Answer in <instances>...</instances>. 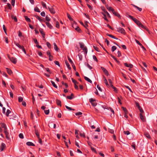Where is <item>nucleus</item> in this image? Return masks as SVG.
<instances>
[{"mask_svg": "<svg viewBox=\"0 0 157 157\" xmlns=\"http://www.w3.org/2000/svg\"><path fill=\"white\" fill-rule=\"evenodd\" d=\"M128 17L129 18L132 19L140 27L144 29L147 31L149 34L150 33L149 29L146 27L144 26L141 23L140 21L130 15H129Z\"/></svg>", "mask_w": 157, "mask_h": 157, "instance_id": "1", "label": "nucleus"}, {"mask_svg": "<svg viewBox=\"0 0 157 157\" xmlns=\"http://www.w3.org/2000/svg\"><path fill=\"white\" fill-rule=\"evenodd\" d=\"M14 43L19 48L21 49L25 54H26V51L23 46H21L18 43H17L16 42H14Z\"/></svg>", "mask_w": 157, "mask_h": 157, "instance_id": "2", "label": "nucleus"}, {"mask_svg": "<svg viewBox=\"0 0 157 157\" xmlns=\"http://www.w3.org/2000/svg\"><path fill=\"white\" fill-rule=\"evenodd\" d=\"M117 31L119 33H121L124 34L125 35L126 34V33L125 32V30L123 28H121V27H119L118 28H117Z\"/></svg>", "mask_w": 157, "mask_h": 157, "instance_id": "3", "label": "nucleus"}, {"mask_svg": "<svg viewBox=\"0 0 157 157\" xmlns=\"http://www.w3.org/2000/svg\"><path fill=\"white\" fill-rule=\"evenodd\" d=\"M72 27L73 28L75 29L77 32L79 33L81 32V30L80 28L77 25V24H75L73 25Z\"/></svg>", "mask_w": 157, "mask_h": 157, "instance_id": "4", "label": "nucleus"}, {"mask_svg": "<svg viewBox=\"0 0 157 157\" xmlns=\"http://www.w3.org/2000/svg\"><path fill=\"white\" fill-rule=\"evenodd\" d=\"M95 99H93L92 98H91L89 99V102L91 103V105L94 106H96L97 103L96 102H95Z\"/></svg>", "mask_w": 157, "mask_h": 157, "instance_id": "5", "label": "nucleus"}, {"mask_svg": "<svg viewBox=\"0 0 157 157\" xmlns=\"http://www.w3.org/2000/svg\"><path fill=\"white\" fill-rule=\"evenodd\" d=\"M9 59L10 61L13 63L14 64H16L17 63V60L14 57H10L9 56H8Z\"/></svg>", "mask_w": 157, "mask_h": 157, "instance_id": "6", "label": "nucleus"}, {"mask_svg": "<svg viewBox=\"0 0 157 157\" xmlns=\"http://www.w3.org/2000/svg\"><path fill=\"white\" fill-rule=\"evenodd\" d=\"M113 12L112 13H113V14L118 17L119 18H121V16L120 15V14L117 12H116L114 10H112Z\"/></svg>", "mask_w": 157, "mask_h": 157, "instance_id": "7", "label": "nucleus"}, {"mask_svg": "<svg viewBox=\"0 0 157 157\" xmlns=\"http://www.w3.org/2000/svg\"><path fill=\"white\" fill-rule=\"evenodd\" d=\"M6 144L3 143H2L1 145L0 146V150L1 151H3L4 150V149L6 148Z\"/></svg>", "mask_w": 157, "mask_h": 157, "instance_id": "8", "label": "nucleus"}, {"mask_svg": "<svg viewBox=\"0 0 157 157\" xmlns=\"http://www.w3.org/2000/svg\"><path fill=\"white\" fill-rule=\"evenodd\" d=\"M48 9L51 13L53 14H54L55 13L56 11L55 10V9L52 7H48Z\"/></svg>", "mask_w": 157, "mask_h": 157, "instance_id": "9", "label": "nucleus"}, {"mask_svg": "<svg viewBox=\"0 0 157 157\" xmlns=\"http://www.w3.org/2000/svg\"><path fill=\"white\" fill-rule=\"evenodd\" d=\"M101 9L102 10L104 11V12L106 14L108 17H110V16L109 13L105 9L104 7L103 6L101 7Z\"/></svg>", "mask_w": 157, "mask_h": 157, "instance_id": "10", "label": "nucleus"}, {"mask_svg": "<svg viewBox=\"0 0 157 157\" xmlns=\"http://www.w3.org/2000/svg\"><path fill=\"white\" fill-rule=\"evenodd\" d=\"M101 68L105 75L107 76L109 75L108 71L104 67H101Z\"/></svg>", "mask_w": 157, "mask_h": 157, "instance_id": "11", "label": "nucleus"}, {"mask_svg": "<svg viewBox=\"0 0 157 157\" xmlns=\"http://www.w3.org/2000/svg\"><path fill=\"white\" fill-rule=\"evenodd\" d=\"M1 125L2 128H4V131H6L7 130V128L6 126V124L4 123H1Z\"/></svg>", "mask_w": 157, "mask_h": 157, "instance_id": "12", "label": "nucleus"}, {"mask_svg": "<svg viewBox=\"0 0 157 157\" xmlns=\"http://www.w3.org/2000/svg\"><path fill=\"white\" fill-rule=\"evenodd\" d=\"M144 135L148 139H150L151 138L150 136L149 133L147 132H145L144 133Z\"/></svg>", "mask_w": 157, "mask_h": 157, "instance_id": "13", "label": "nucleus"}, {"mask_svg": "<svg viewBox=\"0 0 157 157\" xmlns=\"http://www.w3.org/2000/svg\"><path fill=\"white\" fill-rule=\"evenodd\" d=\"M124 64L126 67H129L130 68H132L133 67V65L132 64H128L126 63H124Z\"/></svg>", "mask_w": 157, "mask_h": 157, "instance_id": "14", "label": "nucleus"}, {"mask_svg": "<svg viewBox=\"0 0 157 157\" xmlns=\"http://www.w3.org/2000/svg\"><path fill=\"white\" fill-rule=\"evenodd\" d=\"M39 31L42 36L44 38V36L45 34L43 30L42 29H39Z\"/></svg>", "mask_w": 157, "mask_h": 157, "instance_id": "15", "label": "nucleus"}, {"mask_svg": "<svg viewBox=\"0 0 157 157\" xmlns=\"http://www.w3.org/2000/svg\"><path fill=\"white\" fill-rule=\"evenodd\" d=\"M53 45H54V48L55 49V50L57 52H58L59 50V49L58 48V46H57V45H56V43H53Z\"/></svg>", "mask_w": 157, "mask_h": 157, "instance_id": "16", "label": "nucleus"}, {"mask_svg": "<svg viewBox=\"0 0 157 157\" xmlns=\"http://www.w3.org/2000/svg\"><path fill=\"white\" fill-rule=\"evenodd\" d=\"M140 118L142 121L144 122L145 121V119L144 116H143L142 114L140 113Z\"/></svg>", "mask_w": 157, "mask_h": 157, "instance_id": "17", "label": "nucleus"}, {"mask_svg": "<svg viewBox=\"0 0 157 157\" xmlns=\"http://www.w3.org/2000/svg\"><path fill=\"white\" fill-rule=\"evenodd\" d=\"M6 70L7 72V73L10 75H11L12 74V72L11 70L8 68H6Z\"/></svg>", "mask_w": 157, "mask_h": 157, "instance_id": "18", "label": "nucleus"}, {"mask_svg": "<svg viewBox=\"0 0 157 157\" xmlns=\"http://www.w3.org/2000/svg\"><path fill=\"white\" fill-rule=\"evenodd\" d=\"M4 132L6 135V138L8 140H9L10 139V138H9V136L8 132H7V130L6 131H4Z\"/></svg>", "mask_w": 157, "mask_h": 157, "instance_id": "19", "label": "nucleus"}, {"mask_svg": "<svg viewBox=\"0 0 157 157\" xmlns=\"http://www.w3.org/2000/svg\"><path fill=\"white\" fill-rule=\"evenodd\" d=\"M65 63H66V64L67 67L68 68V69L69 70H71V67H70V65L69 63H68V61H67V60H65Z\"/></svg>", "mask_w": 157, "mask_h": 157, "instance_id": "20", "label": "nucleus"}, {"mask_svg": "<svg viewBox=\"0 0 157 157\" xmlns=\"http://www.w3.org/2000/svg\"><path fill=\"white\" fill-rule=\"evenodd\" d=\"M111 57L113 58L116 61V62L118 64L120 63V62L117 59V58L115 57V56L112 55H111Z\"/></svg>", "mask_w": 157, "mask_h": 157, "instance_id": "21", "label": "nucleus"}, {"mask_svg": "<svg viewBox=\"0 0 157 157\" xmlns=\"http://www.w3.org/2000/svg\"><path fill=\"white\" fill-rule=\"evenodd\" d=\"M106 35L107 36H109L110 37H112V38H114V39H117V40L118 39L115 36H113V35H112L111 34H109L108 33H107L106 34Z\"/></svg>", "mask_w": 157, "mask_h": 157, "instance_id": "22", "label": "nucleus"}, {"mask_svg": "<svg viewBox=\"0 0 157 157\" xmlns=\"http://www.w3.org/2000/svg\"><path fill=\"white\" fill-rule=\"evenodd\" d=\"M35 134H36V136L38 138H39L40 137V135L39 133L38 132V129H36L35 130Z\"/></svg>", "mask_w": 157, "mask_h": 157, "instance_id": "23", "label": "nucleus"}, {"mask_svg": "<svg viewBox=\"0 0 157 157\" xmlns=\"http://www.w3.org/2000/svg\"><path fill=\"white\" fill-rule=\"evenodd\" d=\"M26 144L28 146H35V145L33 143L30 142H28Z\"/></svg>", "mask_w": 157, "mask_h": 157, "instance_id": "24", "label": "nucleus"}, {"mask_svg": "<svg viewBox=\"0 0 157 157\" xmlns=\"http://www.w3.org/2000/svg\"><path fill=\"white\" fill-rule=\"evenodd\" d=\"M46 24L50 29H52V26L49 22H46Z\"/></svg>", "mask_w": 157, "mask_h": 157, "instance_id": "25", "label": "nucleus"}, {"mask_svg": "<svg viewBox=\"0 0 157 157\" xmlns=\"http://www.w3.org/2000/svg\"><path fill=\"white\" fill-rule=\"evenodd\" d=\"M84 78V79L86 80L87 81L91 83H92V82L91 80L90 79H89V78H88V77H87L86 76H85Z\"/></svg>", "mask_w": 157, "mask_h": 157, "instance_id": "26", "label": "nucleus"}, {"mask_svg": "<svg viewBox=\"0 0 157 157\" xmlns=\"http://www.w3.org/2000/svg\"><path fill=\"white\" fill-rule=\"evenodd\" d=\"M41 5H42V6L45 8V9H47V7L46 6V4L43 1H41Z\"/></svg>", "mask_w": 157, "mask_h": 157, "instance_id": "27", "label": "nucleus"}, {"mask_svg": "<svg viewBox=\"0 0 157 157\" xmlns=\"http://www.w3.org/2000/svg\"><path fill=\"white\" fill-rule=\"evenodd\" d=\"M79 45H80V48L82 49L84 48H85L86 47L85 46L84 44L82 43H79Z\"/></svg>", "mask_w": 157, "mask_h": 157, "instance_id": "28", "label": "nucleus"}, {"mask_svg": "<svg viewBox=\"0 0 157 157\" xmlns=\"http://www.w3.org/2000/svg\"><path fill=\"white\" fill-rule=\"evenodd\" d=\"M25 20H26V21L28 22H31V21L29 18L27 16H25Z\"/></svg>", "mask_w": 157, "mask_h": 157, "instance_id": "29", "label": "nucleus"}, {"mask_svg": "<svg viewBox=\"0 0 157 157\" xmlns=\"http://www.w3.org/2000/svg\"><path fill=\"white\" fill-rule=\"evenodd\" d=\"M85 65L86 66L90 69L91 70L92 67L88 63H85Z\"/></svg>", "mask_w": 157, "mask_h": 157, "instance_id": "30", "label": "nucleus"}, {"mask_svg": "<svg viewBox=\"0 0 157 157\" xmlns=\"http://www.w3.org/2000/svg\"><path fill=\"white\" fill-rule=\"evenodd\" d=\"M57 104L58 105L61 106V102L59 100L57 99L56 100Z\"/></svg>", "mask_w": 157, "mask_h": 157, "instance_id": "31", "label": "nucleus"}, {"mask_svg": "<svg viewBox=\"0 0 157 157\" xmlns=\"http://www.w3.org/2000/svg\"><path fill=\"white\" fill-rule=\"evenodd\" d=\"M11 18L12 19H14V21L15 22H17V18L16 16H14L13 15H12Z\"/></svg>", "mask_w": 157, "mask_h": 157, "instance_id": "32", "label": "nucleus"}, {"mask_svg": "<svg viewBox=\"0 0 157 157\" xmlns=\"http://www.w3.org/2000/svg\"><path fill=\"white\" fill-rule=\"evenodd\" d=\"M51 83H52V85L54 87H55L56 88H57L58 87H57V86L55 84V83L54 82L51 80Z\"/></svg>", "mask_w": 157, "mask_h": 157, "instance_id": "33", "label": "nucleus"}, {"mask_svg": "<svg viewBox=\"0 0 157 157\" xmlns=\"http://www.w3.org/2000/svg\"><path fill=\"white\" fill-rule=\"evenodd\" d=\"M102 13V14L104 16L103 18L106 21H107V22H108L109 21V20L107 18L106 16V15L105 14L103 13Z\"/></svg>", "mask_w": 157, "mask_h": 157, "instance_id": "34", "label": "nucleus"}, {"mask_svg": "<svg viewBox=\"0 0 157 157\" xmlns=\"http://www.w3.org/2000/svg\"><path fill=\"white\" fill-rule=\"evenodd\" d=\"M34 10L36 12H40V11L39 9L37 6H36L35 8L34 9Z\"/></svg>", "mask_w": 157, "mask_h": 157, "instance_id": "35", "label": "nucleus"}, {"mask_svg": "<svg viewBox=\"0 0 157 157\" xmlns=\"http://www.w3.org/2000/svg\"><path fill=\"white\" fill-rule=\"evenodd\" d=\"M133 6L135 7L136 8H137L140 11H141L142 10V8H140L138 7L137 6H136L134 5H132Z\"/></svg>", "mask_w": 157, "mask_h": 157, "instance_id": "36", "label": "nucleus"}, {"mask_svg": "<svg viewBox=\"0 0 157 157\" xmlns=\"http://www.w3.org/2000/svg\"><path fill=\"white\" fill-rule=\"evenodd\" d=\"M67 16L70 20L71 21H72L73 20V19L71 18V15L67 13Z\"/></svg>", "mask_w": 157, "mask_h": 157, "instance_id": "37", "label": "nucleus"}, {"mask_svg": "<svg viewBox=\"0 0 157 157\" xmlns=\"http://www.w3.org/2000/svg\"><path fill=\"white\" fill-rule=\"evenodd\" d=\"M82 50L85 51V55H86L87 52V49L86 47L85 48H83Z\"/></svg>", "mask_w": 157, "mask_h": 157, "instance_id": "38", "label": "nucleus"}, {"mask_svg": "<svg viewBox=\"0 0 157 157\" xmlns=\"http://www.w3.org/2000/svg\"><path fill=\"white\" fill-rule=\"evenodd\" d=\"M71 80L74 83V84H78V82L76 80H75L73 78H71Z\"/></svg>", "mask_w": 157, "mask_h": 157, "instance_id": "39", "label": "nucleus"}, {"mask_svg": "<svg viewBox=\"0 0 157 157\" xmlns=\"http://www.w3.org/2000/svg\"><path fill=\"white\" fill-rule=\"evenodd\" d=\"M104 81L105 83V84L108 87H109V84L108 83L107 81V79H106V78H105V79H104Z\"/></svg>", "mask_w": 157, "mask_h": 157, "instance_id": "40", "label": "nucleus"}, {"mask_svg": "<svg viewBox=\"0 0 157 157\" xmlns=\"http://www.w3.org/2000/svg\"><path fill=\"white\" fill-rule=\"evenodd\" d=\"M122 109H123L124 111V113H128V111L127 109L125 108H124V107H122Z\"/></svg>", "mask_w": 157, "mask_h": 157, "instance_id": "41", "label": "nucleus"}, {"mask_svg": "<svg viewBox=\"0 0 157 157\" xmlns=\"http://www.w3.org/2000/svg\"><path fill=\"white\" fill-rule=\"evenodd\" d=\"M117 47L115 46H113L112 47L111 50L112 52H113L115 50H116Z\"/></svg>", "mask_w": 157, "mask_h": 157, "instance_id": "42", "label": "nucleus"}, {"mask_svg": "<svg viewBox=\"0 0 157 157\" xmlns=\"http://www.w3.org/2000/svg\"><path fill=\"white\" fill-rule=\"evenodd\" d=\"M11 113V111L9 109L7 110L6 112V115L8 117L9 114Z\"/></svg>", "mask_w": 157, "mask_h": 157, "instance_id": "43", "label": "nucleus"}, {"mask_svg": "<svg viewBox=\"0 0 157 157\" xmlns=\"http://www.w3.org/2000/svg\"><path fill=\"white\" fill-rule=\"evenodd\" d=\"M35 17L40 21H43L42 20L39 16L37 15H36Z\"/></svg>", "mask_w": 157, "mask_h": 157, "instance_id": "44", "label": "nucleus"}, {"mask_svg": "<svg viewBox=\"0 0 157 157\" xmlns=\"http://www.w3.org/2000/svg\"><path fill=\"white\" fill-rule=\"evenodd\" d=\"M23 98L21 97H19L18 98V100L19 102H22L23 101Z\"/></svg>", "mask_w": 157, "mask_h": 157, "instance_id": "45", "label": "nucleus"}, {"mask_svg": "<svg viewBox=\"0 0 157 157\" xmlns=\"http://www.w3.org/2000/svg\"><path fill=\"white\" fill-rule=\"evenodd\" d=\"M44 112L45 113L46 115H48L49 113V110L48 109L47 110H44Z\"/></svg>", "mask_w": 157, "mask_h": 157, "instance_id": "46", "label": "nucleus"}, {"mask_svg": "<svg viewBox=\"0 0 157 157\" xmlns=\"http://www.w3.org/2000/svg\"><path fill=\"white\" fill-rule=\"evenodd\" d=\"M65 107L66 108L70 110H74L75 109H72L71 108V107H69L67 105H66L65 106Z\"/></svg>", "mask_w": 157, "mask_h": 157, "instance_id": "47", "label": "nucleus"}, {"mask_svg": "<svg viewBox=\"0 0 157 157\" xmlns=\"http://www.w3.org/2000/svg\"><path fill=\"white\" fill-rule=\"evenodd\" d=\"M124 133L125 134H126L127 135H129L130 134V132L128 131H124Z\"/></svg>", "mask_w": 157, "mask_h": 157, "instance_id": "48", "label": "nucleus"}, {"mask_svg": "<svg viewBox=\"0 0 157 157\" xmlns=\"http://www.w3.org/2000/svg\"><path fill=\"white\" fill-rule=\"evenodd\" d=\"M93 47L94 49L97 52H99L98 48L95 46H94Z\"/></svg>", "mask_w": 157, "mask_h": 157, "instance_id": "49", "label": "nucleus"}, {"mask_svg": "<svg viewBox=\"0 0 157 157\" xmlns=\"http://www.w3.org/2000/svg\"><path fill=\"white\" fill-rule=\"evenodd\" d=\"M62 84L63 85H65L66 88H67L68 87V84L67 83H64L63 81L62 82Z\"/></svg>", "mask_w": 157, "mask_h": 157, "instance_id": "50", "label": "nucleus"}, {"mask_svg": "<svg viewBox=\"0 0 157 157\" xmlns=\"http://www.w3.org/2000/svg\"><path fill=\"white\" fill-rule=\"evenodd\" d=\"M88 22L87 21H85V25H84L83 26L86 28V27L88 26Z\"/></svg>", "mask_w": 157, "mask_h": 157, "instance_id": "51", "label": "nucleus"}, {"mask_svg": "<svg viewBox=\"0 0 157 157\" xmlns=\"http://www.w3.org/2000/svg\"><path fill=\"white\" fill-rule=\"evenodd\" d=\"M19 137L21 139L24 138V136L23 134L21 133L19 135Z\"/></svg>", "mask_w": 157, "mask_h": 157, "instance_id": "52", "label": "nucleus"}, {"mask_svg": "<svg viewBox=\"0 0 157 157\" xmlns=\"http://www.w3.org/2000/svg\"><path fill=\"white\" fill-rule=\"evenodd\" d=\"M2 74L3 75V76H5V77H6L7 78L8 77V75H7L6 73V72H5L2 71Z\"/></svg>", "mask_w": 157, "mask_h": 157, "instance_id": "53", "label": "nucleus"}, {"mask_svg": "<svg viewBox=\"0 0 157 157\" xmlns=\"http://www.w3.org/2000/svg\"><path fill=\"white\" fill-rule=\"evenodd\" d=\"M54 63L56 65H57L59 67H60V65L59 64V63L58 61H54Z\"/></svg>", "mask_w": 157, "mask_h": 157, "instance_id": "54", "label": "nucleus"}, {"mask_svg": "<svg viewBox=\"0 0 157 157\" xmlns=\"http://www.w3.org/2000/svg\"><path fill=\"white\" fill-rule=\"evenodd\" d=\"M68 60H69V62L71 64L73 63V61H72L71 59H70V58L69 57H68Z\"/></svg>", "mask_w": 157, "mask_h": 157, "instance_id": "55", "label": "nucleus"}, {"mask_svg": "<svg viewBox=\"0 0 157 157\" xmlns=\"http://www.w3.org/2000/svg\"><path fill=\"white\" fill-rule=\"evenodd\" d=\"M46 44H47V47L49 48H50L51 47V45L48 42H47L46 43Z\"/></svg>", "mask_w": 157, "mask_h": 157, "instance_id": "56", "label": "nucleus"}, {"mask_svg": "<svg viewBox=\"0 0 157 157\" xmlns=\"http://www.w3.org/2000/svg\"><path fill=\"white\" fill-rule=\"evenodd\" d=\"M7 5L9 8V9L10 10H11L12 9V7H11V5L9 3H8Z\"/></svg>", "mask_w": 157, "mask_h": 157, "instance_id": "57", "label": "nucleus"}, {"mask_svg": "<svg viewBox=\"0 0 157 157\" xmlns=\"http://www.w3.org/2000/svg\"><path fill=\"white\" fill-rule=\"evenodd\" d=\"M117 54H118V57H120V56H121V52L119 51H118Z\"/></svg>", "mask_w": 157, "mask_h": 157, "instance_id": "58", "label": "nucleus"}, {"mask_svg": "<svg viewBox=\"0 0 157 157\" xmlns=\"http://www.w3.org/2000/svg\"><path fill=\"white\" fill-rule=\"evenodd\" d=\"M66 97L67 99L70 100H71L73 98V97H72L70 96H67Z\"/></svg>", "mask_w": 157, "mask_h": 157, "instance_id": "59", "label": "nucleus"}, {"mask_svg": "<svg viewBox=\"0 0 157 157\" xmlns=\"http://www.w3.org/2000/svg\"><path fill=\"white\" fill-rule=\"evenodd\" d=\"M40 14L41 15V16H42L43 17H45V13L44 11L42 12Z\"/></svg>", "mask_w": 157, "mask_h": 157, "instance_id": "60", "label": "nucleus"}, {"mask_svg": "<svg viewBox=\"0 0 157 157\" xmlns=\"http://www.w3.org/2000/svg\"><path fill=\"white\" fill-rule=\"evenodd\" d=\"M82 113L80 112H78L75 113V115L76 116H78L79 115H82Z\"/></svg>", "mask_w": 157, "mask_h": 157, "instance_id": "61", "label": "nucleus"}, {"mask_svg": "<svg viewBox=\"0 0 157 157\" xmlns=\"http://www.w3.org/2000/svg\"><path fill=\"white\" fill-rule=\"evenodd\" d=\"M93 59H94V60H95V61H96V62H98V60H97V58H96V56L95 55H94V56H93Z\"/></svg>", "mask_w": 157, "mask_h": 157, "instance_id": "62", "label": "nucleus"}, {"mask_svg": "<svg viewBox=\"0 0 157 157\" xmlns=\"http://www.w3.org/2000/svg\"><path fill=\"white\" fill-rule=\"evenodd\" d=\"M109 132L112 134H113L114 133V131L113 129H109Z\"/></svg>", "mask_w": 157, "mask_h": 157, "instance_id": "63", "label": "nucleus"}, {"mask_svg": "<svg viewBox=\"0 0 157 157\" xmlns=\"http://www.w3.org/2000/svg\"><path fill=\"white\" fill-rule=\"evenodd\" d=\"M45 19L46 21H49L50 20V19L48 17L47 15Z\"/></svg>", "mask_w": 157, "mask_h": 157, "instance_id": "64", "label": "nucleus"}]
</instances>
